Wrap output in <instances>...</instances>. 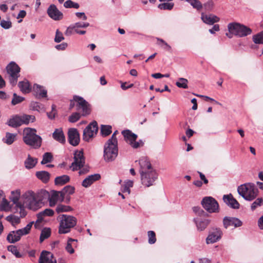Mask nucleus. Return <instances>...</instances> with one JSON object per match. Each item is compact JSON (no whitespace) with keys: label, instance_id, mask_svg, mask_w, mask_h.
Listing matches in <instances>:
<instances>
[{"label":"nucleus","instance_id":"22","mask_svg":"<svg viewBox=\"0 0 263 263\" xmlns=\"http://www.w3.org/2000/svg\"><path fill=\"white\" fill-rule=\"evenodd\" d=\"M101 175L99 174H95L89 175L82 182V185L85 187H88L96 181L100 180Z\"/></svg>","mask_w":263,"mask_h":263},{"label":"nucleus","instance_id":"11","mask_svg":"<svg viewBox=\"0 0 263 263\" xmlns=\"http://www.w3.org/2000/svg\"><path fill=\"white\" fill-rule=\"evenodd\" d=\"M201 204L204 209L209 213H216L219 211L218 203L213 197H204L202 200Z\"/></svg>","mask_w":263,"mask_h":263},{"label":"nucleus","instance_id":"26","mask_svg":"<svg viewBox=\"0 0 263 263\" xmlns=\"http://www.w3.org/2000/svg\"><path fill=\"white\" fill-rule=\"evenodd\" d=\"M33 91L36 93V98L39 99L46 98L47 96V90L43 86L38 84H35L33 85Z\"/></svg>","mask_w":263,"mask_h":263},{"label":"nucleus","instance_id":"52","mask_svg":"<svg viewBox=\"0 0 263 263\" xmlns=\"http://www.w3.org/2000/svg\"><path fill=\"white\" fill-rule=\"evenodd\" d=\"M6 220L12 223L13 225L14 224H18L20 222V218L14 216V215H10L6 217Z\"/></svg>","mask_w":263,"mask_h":263},{"label":"nucleus","instance_id":"8","mask_svg":"<svg viewBox=\"0 0 263 263\" xmlns=\"http://www.w3.org/2000/svg\"><path fill=\"white\" fill-rule=\"evenodd\" d=\"M33 223V222H31L23 229L11 231L7 237V240L10 243H14L20 240L22 236L29 233Z\"/></svg>","mask_w":263,"mask_h":263},{"label":"nucleus","instance_id":"13","mask_svg":"<svg viewBox=\"0 0 263 263\" xmlns=\"http://www.w3.org/2000/svg\"><path fill=\"white\" fill-rule=\"evenodd\" d=\"M98 131L97 122L95 121L90 123L84 130L83 138L85 141L88 142Z\"/></svg>","mask_w":263,"mask_h":263},{"label":"nucleus","instance_id":"50","mask_svg":"<svg viewBox=\"0 0 263 263\" xmlns=\"http://www.w3.org/2000/svg\"><path fill=\"white\" fill-rule=\"evenodd\" d=\"M8 250L13 254L16 257L20 258L22 257V255L18 251L17 247L15 246H9L8 247Z\"/></svg>","mask_w":263,"mask_h":263},{"label":"nucleus","instance_id":"27","mask_svg":"<svg viewBox=\"0 0 263 263\" xmlns=\"http://www.w3.org/2000/svg\"><path fill=\"white\" fill-rule=\"evenodd\" d=\"M201 20L202 21L209 25H213L215 23L219 21V18L213 14L206 15L203 13L201 14Z\"/></svg>","mask_w":263,"mask_h":263},{"label":"nucleus","instance_id":"32","mask_svg":"<svg viewBox=\"0 0 263 263\" xmlns=\"http://www.w3.org/2000/svg\"><path fill=\"white\" fill-rule=\"evenodd\" d=\"M35 175L36 177L44 183H47L50 179V174L46 171L36 172Z\"/></svg>","mask_w":263,"mask_h":263},{"label":"nucleus","instance_id":"2","mask_svg":"<svg viewBox=\"0 0 263 263\" xmlns=\"http://www.w3.org/2000/svg\"><path fill=\"white\" fill-rule=\"evenodd\" d=\"M58 219L60 220V226L59 233L60 234H66L70 231L77 223V219L72 216L66 214L59 215Z\"/></svg>","mask_w":263,"mask_h":263},{"label":"nucleus","instance_id":"44","mask_svg":"<svg viewBox=\"0 0 263 263\" xmlns=\"http://www.w3.org/2000/svg\"><path fill=\"white\" fill-rule=\"evenodd\" d=\"M72 211V208L68 205L63 204H59L56 208V211L57 213L66 212Z\"/></svg>","mask_w":263,"mask_h":263},{"label":"nucleus","instance_id":"38","mask_svg":"<svg viewBox=\"0 0 263 263\" xmlns=\"http://www.w3.org/2000/svg\"><path fill=\"white\" fill-rule=\"evenodd\" d=\"M20 197V191L16 190L15 191L11 192V195L10 197V200L13 202L15 205H18V203H21L18 202V200Z\"/></svg>","mask_w":263,"mask_h":263},{"label":"nucleus","instance_id":"30","mask_svg":"<svg viewBox=\"0 0 263 263\" xmlns=\"http://www.w3.org/2000/svg\"><path fill=\"white\" fill-rule=\"evenodd\" d=\"M53 139L60 143H64L65 142V138L62 129H56L52 134Z\"/></svg>","mask_w":263,"mask_h":263},{"label":"nucleus","instance_id":"51","mask_svg":"<svg viewBox=\"0 0 263 263\" xmlns=\"http://www.w3.org/2000/svg\"><path fill=\"white\" fill-rule=\"evenodd\" d=\"M174 4L172 3H164L160 4L158 8L161 10H171L173 9Z\"/></svg>","mask_w":263,"mask_h":263},{"label":"nucleus","instance_id":"12","mask_svg":"<svg viewBox=\"0 0 263 263\" xmlns=\"http://www.w3.org/2000/svg\"><path fill=\"white\" fill-rule=\"evenodd\" d=\"M24 203L28 208L35 210L38 206V203L36 194L32 191H29L23 195Z\"/></svg>","mask_w":263,"mask_h":263},{"label":"nucleus","instance_id":"43","mask_svg":"<svg viewBox=\"0 0 263 263\" xmlns=\"http://www.w3.org/2000/svg\"><path fill=\"white\" fill-rule=\"evenodd\" d=\"M53 160V156L51 153L46 152L43 156V159L41 161L42 164H45L51 162Z\"/></svg>","mask_w":263,"mask_h":263},{"label":"nucleus","instance_id":"20","mask_svg":"<svg viewBox=\"0 0 263 263\" xmlns=\"http://www.w3.org/2000/svg\"><path fill=\"white\" fill-rule=\"evenodd\" d=\"M64 198L60 191H53L51 194H49V198L48 201L50 206H53L55 205L58 201H63Z\"/></svg>","mask_w":263,"mask_h":263},{"label":"nucleus","instance_id":"42","mask_svg":"<svg viewBox=\"0 0 263 263\" xmlns=\"http://www.w3.org/2000/svg\"><path fill=\"white\" fill-rule=\"evenodd\" d=\"M101 133L104 137L108 136L111 133V126L102 125L101 127Z\"/></svg>","mask_w":263,"mask_h":263},{"label":"nucleus","instance_id":"60","mask_svg":"<svg viewBox=\"0 0 263 263\" xmlns=\"http://www.w3.org/2000/svg\"><path fill=\"white\" fill-rule=\"evenodd\" d=\"M193 210L194 212L198 216H201L204 213V212L198 206L193 207Z\"/></svg>","mask_w":263,"mask_h":263},{"label":"nucleus","instance_id":"1","mask_svg":"<svg viewBox=\"0 0 263 263\" xmlns=\"http://www.w3.org/2000/svg\"><path fill=\"white\" fill-rule=\"evenodd\" d=\"M36 133V130L34 128H25L24 130L23 141L27 145L38 148L41 146L42 138Z\"/></svg>","mask_w":263,"mask_h":263},{"label":"nucleus","instance_id":"28","mask_svg":"<svg viewBox=\"0 0 263 263\" xmlns=\"http://www.w3.org/2000/svg\"><path fill=\"white\" fill-rule=\"evenodd\" d=\"M54 215V211L50 209H46L44 211L40 212L37 214L36 223H40L46 216H52Z\"/></svg>","mask_w":263,"mask_h":263},{"label":"nucleus","instance_id":"63","mask_svg":"<svg viewBox=\"0 0 263 263\" xmlns=\"http://www.w3.org/2000/svg\"><path fill=\"white\" fill-rule=\"evenodd\" d=\"M76 15L79 18H82V20L84 21L86 20L87 18V16L84 12H77L76 13Z\"/></svg>","mask_w":263,"mask_h":263},{"label":"nucleus","instance_id":"35","mask_svg":"<svg viewBox=\"0 0 263 263\" xmlns=\"http://www.w3.org/2000/svg\"><path fill=\"white\" fill-rule=\"evenodd\" d=\"M69 180V177L67 175H64L57 177L55 178L54 182L56 185H63L68 182Z\"/></svg>","mask_w":263,"mask_h":263},{"label":"nucleus","instance_id":"4","mask_svg":"<svg viewBox=\"0 0 263 263\" xmlns=\"http://www.w3.org/2000/svg\"><path fill=\"white\" fill-rule=\"evenodd\" d=\"M103 158L106 162L113 161L115 159V132L111 138L104 144Z\"/></svg>","mask_w":263,"mask_h":263},{"label":"nucleus","instance_id":"24","mask_svg":"<svg viewBox=\"0 0 263 263\" xmlns=\"http://www.w3.org/2000/svg\"><path fill=\"white\" fill-rule=\"evenodd\" d=\"M194 221L196 224L197 229L199 231L204 230L210 223V220L208 219L194 218Z\"/></svg>","mask_w":263,"mask_h":263},{"label":"nucleus","instance_id":"46","mask_svg":"<svg viewBox=\"0 0 263 263\" xmlns=\"http://www.w3.org/2000/svg\"><path fill=\"white\" fill-rule=\"evenodd\" d=\"M25 100L24 97L17 96L16 93H14L13 95V98L11 101V104L13 105H15L18 103L22 102Z\"/></svg>","mask_w":263,"mask_h":263},{"label":"nucleus","instance_id":"23","mask_svg":"<svg viewBox=\"0 0 263 263\" xmlns=\"http://www.w3.org/2000/svg\"><path fill=\"white\" fill-rule=\"evenodd\" d=\"M224 202L231 208L235 209H238L239 208V203L233 197L231 194L224 195L223 197Z\"/></svg>","mask_w":263,"mask_h":263},{"label":"nucleus","instance_id":"7","mask_svg":"<svg viewBox=\"0 0 263 263\" xmlns=\"http://www.w3.org/2000/svg\"><path fill=\"white\" fill-rule=\"evenodd\" d=\"M228 28L230 34H234L239 37L245 36L252 33V30L250 28L237 23L229 24Z\"/></svg>","mask_w":263,"mask_h":263},{"label":"nucleus","instance_id":"3","mask_svg":"<svg viewBox=\"0 0 263 263\" xmlns=\"http://www.w3.org/2000/svg\"><path fill=\"white\" fill-rule=\"evenodd\" d=\"M238 194L245 200L252 201L254 199L258 194V189L254 184L247 183L240 185L238 187Z\"/></svg>","mask_w":263,"mask_h":263},{"label":"nucleus","instance_id":"29","mask_svg":"<svg viewBox=\"0 0 263 263\" xmlns=\"http://www.w3.org/2000/svg\"><path fill=\"white\" fill-rule=\"evenodd\" d=\"M38 204L40 202H44L48 201L49 193L45 190H41L36 194Z\"/></svg>","mask_w":263,"mask_h":263},{"label":"nucleus","instance_id":"33","mask_svg":"<svg viewBox=\"0 0 263 263\" xmlns=\"http://www.w3.org/2000/svg\"><path fill=\"white\" fill-rule=\"evenodd\" d=\"M8 124L12 127H17L21 126L22 124L20 116L16 115L10 119L8 122Z\"/></svg>","mask_w":263,"mask_h":263},{"label":"nucleus","instance_id":"59","mask_svg":"<svg viewBox=\"0 0 263 263\" xmlns=\"http://www.w3.org/2000/svg\"><path fill=\"white\" fill-rule=\"evenodd\" d=\"M16 206L20 210V217L22 218L24 217L26 215L27 213L24 209L23 205L22 203H18V205H16Z\"/></svg>","mask_w":263,"mask_h":263},{"label":"nucleus","instance_id":"40","mask_svg":"<svg viewBox=\"0 0 263 263\" xmlns=\"http://www.w3.org/2000/svg\"><path fill=\"white\" fill-rule=\"evenodd\" d=\"M188 82L186 79L180 78L176 82V85L179 88L186 89L188 88Z\"/></svg>","mask_w":263,"mask_h":263},{"label":"nucleus","instance_id":"36","mask_svg":"<svg viewBox=\"0 0 263 263\" xmlns=\"http://www.w3.org/2000/svg\"><path fill=\"white\" fill-rule=\"evenodd\" d=\"M21 118L22 124H28L30 122H33L35 121V117L33 115H23L20 116Z\"/></svg>","mask_w":263,"mask_h":263},{"label":"nucleus","instance_id":"16","mask_svg":"<svg viewBox=\"0 0 263 263\" xmlns=\"http://www.w3.org/2000/svg\"><path fill=\"white\" fill-rule=\"evenodd\" d=\"M47 12L49 16L53 20L60 21L63 18L62 12L59 11L57 6L54 4L49 6Z\"/></svg>","mask_w":263,"mask_h":263},{"label":"nucleus","instance_id":"14","mask_svg":"<svg viewBox=\"0 0 263 263\" xmlns=\"http://www.w3.org/2000/svg\"><path fill=\"white\" fill-rule=\"evenodd\" d=\"M73 99L77 102V109L82 108L83 116H86L90 114L91 110L88 103L82 97L78 96H74Z\"/></svg>","mask_w":263,"mask_h":263},{"label":"nucleus","instance_id":"15","mask_svg":"<svg viewBox=\"0 0 263 263\" xmlns=\"http://www.w3.org/2000/svg\"><path fill=\"white\" fill-rule=\"evenodd\" d=\"M222 232L220 229L215 228L213 229L210 232L208 237L206 239V243L207 244L214 243L221 238Z\"/></svg>","mask_w":263,"mask_h":263},{"label":"nucleus","instance_id":"48","mask_svg":"<svg viewBox=\"0 0 263 263\" xmlns=\"http://www.w3.org/2000/svg\"><path fill=\"white\" fill-rule=\"evenodd\" d=\"M64 6L66 8H74L76 9H78L80 7L78 3H74L71 0L66 1L64 4Z\"/></svg>","mask_w":263,"mask_h":263},{"label":"nucleus","instance_id":"34","mask_svg":"<svg viewBox=\"0 0 263 263\" xmlns=\"http://www.w3.org/2000/svg\"><path fill=\"white\" fill-rule=\"evenodd\" d=\"M37 162V159L32 157L29 154L28 155L27 159L25 161V167L28 169L34 167Z\"/></svg>","mask_w":263,"mask_h":263},{"label":"nucleus","instance_id":"9","mask_svg":"<svg viewBox=\"0 0 263 263\" xmlns=\"http://www.w3.org/2000/svg\"><path fill=\"white\" fill-rule=\"evenodd\" d=\"M142 184L146 187L153 185L158 178V174L155 170L145 172L140 174Z\"/></svg>","mask_w":263,"mask_h":263},{"label":"nucleus","instance_id":"18","mask_svg":"<svg viewBox=\"0 0 263 263\" xmlns=\"http://www.w3.org/2000/svg\"><path fill=\"white\" fill-rule=\"evenodd\" d=\"M223 226L225 228L233 226L235 228L242 226V223L239 219L235 217H225L223 220Z\"/></svg>","mask_w":263,"mask_h":263},{"label":"nucleus","instance_id":"58","mask_svg":"<svg viewBox=\"0 0 263 263\" xmlns=\"http://www.w3.org/2000/svg\"><path fill=\"white\" fill-rule=\"evenodd\" d=\"M75 32V28L73 24L69 26L65 32V34L67 36H70Z\"/></svg>","mask_w":263,"mask_h":263},{"label":"nucleus","instance_id":"19","mask_svg":"<svg viewBox=\"0 0 263 263\" xmlns=\"http://www.w3.org/2000/svg\"><path fill=\"white\" fill-rule=\"evenodd\" d=\"M68 141L70 144L77 146L80 141L79 134L76 128H70L68 133Z\"/></svg>","mask_w":263,"mask_h":263},{"label":"nucleus","instance_id":"10","mask_svg":"<svg viewBox=\"0 0 263 263\" xmlns=\"http://www.w3.org/2000/svg\"><path fill=\"white\" fill-rule=\"evenodd\" d=\"M8 73L9 74V81L13 85H15L19 77L20 68L14 62H11L6 67Z\"/></svg>","mask_w":263,"mask_h":263},{"label":"nucleus","instance_id":"61","mask_svg":"<svg viewBox=\"0 0 263 263\" xmlns=\"http://www.w3.org/2000/svg\"><path fill=\"white\" fill-rule=\"evenodd\" d=\"M121 82V87L123 90H126L128 88H132L133 87L134 84L133 83H128L127 82Z\"/></svg>","mask_w":263,"mask_h":263},{"label":"nucleus","instance_id":"25","mask_svg":"<svg viewBox=\"0 0 263 263\" xmlns=\"http://www.w3.org/2000/svg\"><path fill=\"white\" fill-rule=\"evenodd\" d=\"M74 190L75 189L73 186L67 185L65 186L61 191H60V193L62 194L64 199H65L66 203H68L70 201V195L74 193Z\"/></svg>","mask_w":263,"mask_h":263},{"label":"nucleus","instance_id":"5","mask_svg":"<svg viewBox=\"0 0 263 263\" xmlns=\"http://www.w3.org/2000/svg\"><path fill=\"white\" fill-rule=\"evenodd\" d=\"M74 161L71 163L70 167L73 171L80 170V175L84 174L88 172V168L84 167L85 163V158L84 156V153L82 150L77 151L74 154Z\"/></svg>","mask_w":263,"mask_h":263},{"label":"nucleus","instance_id":"55","mask_svg":"<svg viewBox=\"0 0 263 263\" xmlns=\"http://www.w3.org/2000/svg\"><path fill=\"white\" fill-rule=\"evenodd\" d=\"M0 25L5 29H9L12 26V23L10 21H5L3 20L1 21Z\"/></svg>","mask_w":263,"mask_h":263},{"label":"nucleus","instance_id":"37","mask_svg":"<svg viewBox=\"0 0 263 263\" xmlns=\"http://www.w3.org/2000/svg\"><path fill=\"white\" fill-rule=\"evenodd\" d=\"M51 230L50 228H45L42 230L40 237V241L42 242L45 239L50 236Z\"/></svg>","mask_w":263,"mask_h":263},{"label":"nucleus","instance_id":"17","mask_svg":"<svg viewBox=\"0 0 263 263\" xmlns=\"http://www.w3.org/2000/svg\"><path fill=\"white\" fill-rule=\"evenodd\" d=\"M39 263H57L54 255L49 251H43L39 260Z\"/></svg>","mask_w":263,"mask_h":263},{"label":"nucleus","instance_id":"49","mask_svg":"<svg viewBox=\"0 0 263 263\" xmlns=\"http://www.w3.org/2000/svg\"><path fill=\"white\" fill-rule=\"evenodd\" d=\"M262 204L263 199L262 198H258L252 203L251 206V210L254 211L257 207L261 206Z\"/></svg>","mask_w":263,"mask_h":263},{"label":"nucleus","instance_id":"56","mask_svg":"<svg viewBox=\"0 0 263 263\" xmlns=\"http://www.w3.org/2000/svg\"><path fill=\"white\" fill-rule=\"evenodd\" d=\"M64 39V37L63 35V33L61 32H60L58 29L57 30L55 36L54 38V41L56 43H60Z\"/></svg>","mask_w":263,"mask_h":263},{"label":"nucleus","instance_id":"47","mask_svg":"<svg viewBox=\"0 0 263 263\" xmlns=\"http://www.w3.org/2000/svg\"><path fill=\"white\" fill-rule=\"evenodd\" d=\"M253 41L255 44H263V31L253 35Z\"/></svg>","mask_w":263,"mask_h":263},{"label":"nucleus","instance_id":"39","mask_svg":"<svg viewBox=\"0 0 263 263\" xmlns=\"http://www.w3.org/2000/svg\"><path fill=\"white\" fill-rule=\"evenodd\" d=\"M15 136L16 135L14 134L7 133L5 138L3 139V141L8 145H10L14 141Z\"/></svg>","mask_w":263,"mask_h":263},{"label":"nucleus","instance_id":"21","mask_svg":"<svg viewBox=\"0 0 263 263\" xmlns=\"http://www.w3.org/2000/svg\"><path fill=\"white\" fill-rule=\"evenodd\" d=\"M139 164L140 166V173L142 174L149 170H154L151 165L149 160L146 157H142L139 161Z\"/></svg>","mask_w":263,"mask_h":263},{"label":"nucleus","instance_id":"54","mask_svg":"<svg viewBox=\"0 0 263 263\" xmlns=\"http://www.w3.org/2000/svg\"><path fill=\"white\" fill-rule=\"evenodd\" d=\"M148 237V243L149 244H154L156 241L155 233L153 231H149L147 232Z\"/></svg>","mask_w":263,"mask_h":263},{"label":"nucleus","instance_id":"41","mask_svg":"<svg viewBox=\"0 0 263 263\" xmlns=\"http://www.w3.org/2000/svg\"><path fill=\"white\" fill-rule=\"evenodd\" d=\"M77 241V240L72 238H69L67 241V245L66 246V250L70 254L74 253V250L73 248V245Z\"/></svg>","mask_w":263,"mask_h":263},{"label":"nucleus","instance_id":"45","mask_svg":"<svg viewBox=\"0 0 263 263\" xmlns=\"http://www.w3.org/2000/svg\"><path fill=\"white\" fill-rule=\"evenodd\" d=\"M189 2L191 5L194 8L196 9L197 10H200L202 8L201 3L198 0H185Z\"/></svg>","mask_w":263,"mask_h":263},{"label":"nucleus","instance_id":"57","mask_svg":"<svg viewBox=\"0 0 263 263\" xmlns=\"http://www.w3.org/2000/svg\"><path fill=\"white\" fill-rule=\"evenodd\" d=\"M73 25L76 29L79 28H86L89 26V23L87 22H77L73 24Z\"/></svg>","mask_w":263,"mask_h":263},{"label":"nucleus","instance_id":"53","mask_svg":"<svg viewBox=\"0 0 263 263\" xmlns=\"http://www.w3.org/2000/svg\"><path fill=\"white\" fill-rule=\"evenodd\" d=\"M81 117V115L79 112L72 113L68 118L69 122L71 123H75L78 121Z\"/></svg>","mask_w":263,"mask_h":263},{"label":"nucleus","instance_id":"62","mask_svg":"<svg viewBox=\"0 0 263 263\" xmlns=\"http://www.w3.org/2000/svg\"><path fill=\"white\" fill-rule=\"evenodd\" d=\"M68 45L66 43H62L61 44L55 46V48L58 50H64L67 47Z\"/></svg>","mask_w":263,"mask_h":263},{"label":"nucleus","instance_id":"31","mask_svg":"<svg viewBox=\"0 0 263 263\" xmlns=\"http://www.w3.org/2000/svg\"><path fill=\"white\" fill-rule=\"evenodd\" d=\"M18 86L21 91L24 93H27L31 91V87L28 81H21L18 83Z\"/></svg>","mask_w":263,"mask_h":263},{"label":"nucleus","instance_id":"6","mask_svg":"<svg viewBox=\"0 0 263 263\" xmlns=\"http://www.w3.org/2000/svg\"><path fill=\"white\" fill-rule=\"evenodd\" d=\"M124 139L126 143L134 149H138L142 147L144 145V142L142 140L137 141L138 138L137 135L133 133L129 129L124 130L122 132Z\"/></svg>","mask_w":263,"mask_h":263},{"label":"nucleus","instance_id":"64","mask_svg":"<svg viewBox=\"0 0 263 263\" xmlns=\"http://www.w3.org/2000/svg\"><path fill=\"white\" fill-rule=\"evenodd\" d=\"M258 226L260 230H263V215L258 220Z\"/></svg>","mask_w":263,"mask_h":263}]
</instances>
